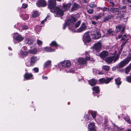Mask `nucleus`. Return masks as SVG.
I'll list each match as a JSON object with an SVG mask.
<instances>
[{
	"label": "nucleus",
	"mask_w": 131,
	"mask_h": 131,
	"mask_svg": "<svg viewBox=\"0 0 131 131\" xmlns=\"http://www.w3.org/2000/svg\"><path fill=\"white\" fill-rule=\"evenodd\" d=\"M67 25H70L68 24H67V22L66 23H65L64 24L63 26V29H64L65 28H66V26Z\"/></svg>",
	"instance_id": "obj_53"
},
{
	"label": "nucleus",
	"mask_w": 131,
	"mask_h": 131,
	"mask_svg": "<svg viewBox=\"0 0 131 131\" xmlns=\"http://www.w3.org/2000/svg\"><path fill=\"white\" fill-rule=\"evenodd\" d=\"M101 9L103 11H106L108 12L109 10V8L105 7L104 8H101Z\"/></svg>",
	"instance_id": "obj_42"
},
{
	"label": "nucleus",
	"mask_w": 131,
	"mask_h": 131,
	"mask_svg": "<svg viewBox=\"0 0 131 131\" xmlns=\"http://www.w3.org/2000/svg\"><path fill=\"white\" fill-rule=\"evenodd\" d=\"M125 29V27H123L120 34L118 35V38L119 39H120L121 38H122V39L121 40V41L124 40L126 41V40H128V39H126V36L125 34H124L122 36V35L124 33V30Z\"/></svg>",
	"instance_id": "obj_6"
},
{
	"label": "nucleus",
	"mask_w": 131,
	"mask_h": 131,
	"mask_svg": "<svg viewBox=\"0 0 131 131\" xmlns=\"http://www.w3.org/2000/svg\"><path fill=\"white\" fill-rule=\"evenodd\" d=\"M92 24L95 25L97 23V22L94 21H92Z\"/></svg>",
	"instance_id": "obj_60"
},
{
	"label": "nucleus",
	"mask_w": 131,
	"mask_h": 131,
	"mask_svg": "<svg viewBox=\"0 0 131 131\" xmlns=\"http://www.w3.org/2000/svg\"><path fill=\"white\" fill-rule=\"evenodd\" d=\"M89 82L90 83V85L92 86L95 85L97 83V81L94 79H92L89 81Z\"/></svg>",
	"instance_id": "obj_22"
},
{
	"label": "nucleus",
	"mask_w": 131,
	"mask_h": 131,
	"mask_svg": "<svg viewBox=\"0 0 131 131\" xmlns=\"http://www.w3.org/2000/svg\"><path fill=\"white\" fill-rule=\"evenodd\" d=\"M90 130V131H96L95 129V128H92V129H89Z\"/></svg>",
	"instance_id": "obj_63"
},
{
	"label": "nucleus",
	"mask_w": 131,
	"mask_h": 131,
	"mask_svg": "<svg viewBox=\"0 0 131 131\" xmlns=\"http://www.w3.org/2000/svg\"><path fill=\"white\" fill-rule=\"evenodd\" d=\"M91 34L93 37V38L95 39H97L101 36L98 29L96 28L92 29Z\"/></svg>",
	"instance_id": "obj_4"
},
{
	"label": "nucleus",
	"mask_w": 131,
	"mask_h": 131,
	"mask_svg": "<svg viewBox=\"0 0 131 131\" xmlns=\"http://www.w3.org/2000/svg\"><path fill=\"white\" fill-rule=\"evenodd\" d=\"M96 111H92L91 115L93 118L94 119L95 118L96 115Z\"/></svg>",
	"instance_id": "obj_41"
},
{
	"label": "nucleus",
	"mask_w": 131,
	"mask_h": 131,
	"mask_svg": "<svg viewBox=\"0 0 131 131\" xmlns=\"http://www.w3.org/2000/svg\"><path fill=\"white\" fill-rule=\"evenodd\" d=\"M119 58V56L118 55L112 56L106 58L105 61L107 64H111L112 62L115 63L118 59Z\"/></svg>",
	"instance_id": "obj_2"
},
{
	"label": "nucleus",
	"mask_w": 131,
	"mask_h": 131,
	"mask_svg": "<svg viewBox=\"0 0 131 131\" xmlns=\"http://www.w3.org/2000/svg\"><path fill=\"white\" fill-rule=\"evenodd\" d=\"M131 69H130L128 66L126 67L125 69V74H127L130 72Z\"/></svg>",
	"instance_id": "obj_30"
},
{
	"label": "nucleus",
	"mask_w": 131,
	"mask_h": 131,
	"mask_svg": "<svg viewBox=\"0 0 131 131\" xmlns=\"http://www.w3.org/2000/svg\"><path fill=\"white\" fill-rule=\"evenodd\" d=\"M50 45H51V46H53L56 47L58 46V45L57 44V43L55 41H52L50 44Z\"/></svg>",
	"instance_id": "obj_44"
},
{
	"label": "nucleus",
	"mask_w": 131,
	"mask_h": 131,
	"mask_svg": "<svg viewBox=\"0 0 131 131\" xmlns=\"http://www.w3.org/2000/svg\"><path fill=\"white\" fill-rule=\"evenodd\" d=\"M102 68L105 71H107L109 70L110 67L108 66L104 65L102 66Z\"/></svg>",
	"instance_id": "obj_33"
},
{
	"label": "nucleus",
	"mask_w": 131,
	"mask_h": 131,
	"mask_svg": "<svg viewBox=\"0 0 131 131\" xmlns=\"http://www.w3.org/2000/svg\"><path fill=\"white\" fill-rule=\"evenodd\" d=\"M88 128L89 129L95 128L94 124L92 123H91L89 125Z\"/></svg>",
	"instance_id": "obj_38"
},
{
	"label": "nucleus",
	"mask_w": 131,
	"mask_h": 131,
	"mask_svg": "<svg viewBox=\"0 0 131 131\" xmlns=\"http://www.w3.org/2000/svg\"><path fill=\"white\" fill-rule=\"evenodd\" d=\"M101 44L100 42L95 43L93 46L94 48L97 51H99L101 50Z\"/></svg>",
	"instance_id": "obj_17"
},
{
	"label": "nucleus",
	"mask_w": 131,
	"mask_h": 131,
	"mask_svg": "<svg viewBox=\"0 0 131 131\" xmlns=\"http://www.w3.org/2000/svg\"><path fill=\"white\" fill-rule=\"evenodd\" d=\"M75 70L72 69H70L69 70V71L68 72L70 73H73L74 72Z\"/></svg>",
	"instance_id": "obj_59"
},
{
	"label": "nucleus",
	"mask_w": 131,
	"mask_h": 131,
	"mask_svg": "<svg viewBox=\"0 0 131 131\" xmlns=\"http://www.w3.org/2000/svg\"><path fill=\"white\" fill-rule=\"evenodd\" d=\"M83 40L85 43L89 42L90 41L91 38L89 34H85L83 37Z\"/></svg>",
	"instance_id": "obj_11"
},
{
	"label": "nucleus",
	"mask_w": 131,
	"mask_h": 131,
	"mask_svg": "<svg viewBox=\"0 0 131 131\" xmlns=\"http://www.w3.org/2000/svg\"><path fill=\"white\" fill-rule=\"evenodd\" d=\"M108 56V53L107 51H104L100 54V56L101 58L103 59Z\"/></svg>",
	"instance_id": "obj_14"
},
{
	"label": "nucleus",
	"mask_w": 131,
	"mask_h": 131,
	"mask_svg": "<svg viewBox=\"0 0 131 131\" xmlns=\"http://www.w3.org/2000/svg\"><path fill=\"white\" fill-rule=\"evenodd\" d=\"M110 11L113 13L115 15L119 14L121 12L119 11V9L117 8H112L110 9Z\"/></svg>",
	"instance_id": "obj_18"
},
{
	"label": "nucleus",
	"mask_w": 131,
	"mask_h": 131,
	"mask_svg": "<svg viewBox=\"0 0 131 131\" xmlns=\"http://www.w3.org/2000/svg\"><path fill=\"white\" fill-rule=\"evenodd\" d=\"M86 59L87 60H90V61H92L93 60V59L90 58V57H86Z\"/></svg>",
	"instance_id": "obj_54"
},
{
	"label": "nucleus",
	"mask_w": 131,
	"mask_h": 131,
	"mask_svg": "<svg viewBox=\"0 0 131 131\" xmlns=\"http://www.w3.org/2000/svg\"><path fill=\"white\" fill-rule=\"evenodd\" d=\"M37 44L39 45H41L42 44V42L41 40L38 39L37 41Z\"/></svg>",
	"instance_id": "obj_47"
},
{
	"label": "nucleus",
	"mask_w": 131,
	"mask_h": 131,
	"mask_svg": "<svg viewBox=\"0 0 131 131\" xmlns=\"http://www.w3.org/2000/svg\"><path fill=\"white\" fill-rule=\"evenodd\" d=\"M119 16L120 18L124 17V14H122L121 13L120 14V13H119Z\"/></svg>",
	"instance_id": "obj_57"
},
{
	"label": "nucleus",
	"mask_w": 131,
	"mask_h": 131,
	"mask_svg": "<svg viewBox=\"0 0 131 131\" xmlns=\"http://www.w3.org/2000/svg\"><path fill=\"white\" fill-rule=\"evenodd\" d=\"M87 28L84 23H82L79 28L77 29V32H81L85 30Z\"/></svg>",
	"instance_id": "obj_12"
},
{
	"label": "nucleus",
	"mask_w": 131,
	"mask_h": 131,
	"mask_svg": "<svg viewBox=\"0 0 131 131\" xmlns=\"http://www.w3.org/2000/svg\"><path fill=\"white\" fill-rule=\"evenodd\" d=\"M121 79L119 78H116L115 79L116 83L118 85H119L121 83V82L120 81Z\"/></svg>",
	"instance_id": "obj_28"
},
{
	"label": "nucleus",
	"mask_w": 131,
	"mask_h": 131,
	"mask_svg": "<svg viewBox=\"0 0 131 131\" xmlns=\"http://www.w3.org/2000/svg\"><path fill=\"white\" fill-rule=\"evenodd\" d=\"M81 21L80 20L78 21L77 22L73 25V27L75 28H77L79 27L81 24Z\"/></svg>",
	"instance_id": "obj_37"
},
{
	"label": "nucleus",
	"mask_w": 131,
	"mask_h": 131,
	"mask_svg": "<svg viewBox=\"0 0 131 131\" xmlns=\"http://www.w3.org/2000/svg\"><path fill=\"white\" fill-rule=\"evenodd\" d=\"M92 90L94 91L93 92V93H94L95 92L97 93H98L99 92V88L98 86H95L93 87L92 89Z\"/></svg>",
	"instance_id": "obj_23"
},
{
	"label": "nucleus",
	"mask_w": 131,
	"mask_h": 131,
	"mask_svg": "<svg viewBox=\"0 0 131 131\" xmlns=\"http://www.w3.org/2000/svg\"><path fill=\"white\" fill-rule=\"evenodd\" d=\"M42 78L43 79H47L48 78L47 77H45V76H42Z\"/></svg>",
	"instance_id": "obj_64"
},
{
	"label": "nucleus",
	"mask_w": 131,
	"mask_h": 131,
	"mask_svg": "<svg viewBox=\"0 0 131 131\" xmlns=\"http://www.w3.org/2000/svg\"><path fill=\"white\" fill-rule=\"evenodd\" d=\"M114 30L112 29H109L107 31V34L109 35H112V34L114 32Z\"/></svg>",
	"instance_id": "obj_31"
},
{
	"label": "nucleus",
	"mask_w": 131,
	"mask_h": 131,
	"mask_svg": "<svg viewBox=\"0 0 131 131\" xmlns=\"http://www.w3.org/2000/svg\"><path fill=\"white\" fill-rule=\"evenodd\" d=\"M89 6L90 7L92 8H93L97 7V5L94 4L93 2L89 4Z\"/></svg>",
	"instance_id": "obj_39"
},
{
	"label": "nucleus",
	"mask_w": 131,
	"mask_h": 131,
	"mask_svg": "<svg viewBox=\"0 0 131 131\" xmlns=\"http://www.w3.org/2000/svg\"><path fill=\"white\" fill-rule=\"evenodd\" d=\"M20 16L25 20H27L29 18L28 15L26 14H25L24 15L21 14Z\"/></svg>",
	"instance_id": "obj_29"
},
{
	"label": "nucleus",
	"mask_w": 131,
	"mask_h": 131,
	"mask_svg": "<svg viewBox=\"0 0 131 131\" xmlns=\"http://www.w3.org/2000/svg\"><path fill=\"white\" fill-rule=\"evenodd\" d=\"M115 128H116V130L117 131H122L123 129V128H121L118 127L117 126L115 127Z\"/></svg>",
	"instance_id": "obj_46"
},
{
	"label": "nucleus",
	"mask_w": 131,
	"mask_h": 131,
	"mask_svg": "<svg viewBox=\"0 0 131 131\" xmlns=\"http://www.w3.org/2000/svg\"><path fill=\"white\" fill-rule=\"evenodd\" d=\"M126 80L128 82L131 83V76H128L126 77Z\"/></svg>",
	"instance_id": "obj_43"
},
{
	"label": "nucleus",
	"mask_w": 131,
	"mask_h": 131,
	"mask_svg": "<svg viewBox=\"0 0 131 131\" xmlns=\"http://www.w3.org/2000/svg\"><path fill=\"white\" fill-rule=\"evenodd\" d=\"M29 52L31 53L35 54H36L37 53V51L36 49H34L29 50Z\"/></svg>",
	"instance_id": "obj_36"
},
{
	"label": "nucleus",
	"mask_w": 131,
	"mask_h": 131,
	"mask_svg": "<svg viewBox=\"0 0 131 131\" xmlns=\"http://www.w3.org/2000/svg\"><path fill=\"white\" fill-rule=\"evenodd\" d=\"M87 12L89 14H92L94 12V10L92 9H89L87 10Z\"/></svg>",
	"instance_id": "obj_45"
},
{
	"label": "nucleus",
	"mask_w": 131,
	"mask_h": 131,
	"mask_svg": "<svg viewBox=\"0 0 131 131\" xmlns=\"http://www.w3.org/2000/svg\"><path fill=\"white\" fill-rule=\"evenodd\" d=\"M48 7L50 10L51 11L54 8L56 5V1L55 0H48Z\"/></svg>",
	"instance_id": "obj_7"
},
{
	"label": "nucleus",
	"mask_w": 131,
	"mask_h": 131,
	"mask_svg": "<svg viewBox=\"0 0 131 131\" xmlns=\"http://www.w3.org/2000/svg\"><path fill=\"white\" fill-rule=\"evenodd\" d=\"M51 61L48 60L44 64V66L45 67H47L51 66Z\"/></svg>",
	"instance_id": "obj_27"
},
{
	"label": "nucleus",
	"mask_w": 131,
	"mask_h": 131,
	"mask_svg": "<svg viewBox=\"0 0 131 131\" xmlns=\"http://www.w3.org/2000/svg\"><path fill=\"white\" fill-rule=\"evenodd\" d=\"M47 17H46L44 20H42L41 22V24H43L46 21V19Z\"/></svg>",
	"instance_id": "obj_62"
},
{
	"label": "nucleus",
	"mask_w": 131,
	"mask_h": 131,
	"mask_svg": "<svg viewBox=\"0 0 131 131\" xmlns=\"http://www.w3.org/2000/svg\"><path fill=\"white\" fill-rule=\"evenodd\" d=\"M112 16L111 15H109L104 18L103 20V22H105L109 20V19H111Z\"/></svg>",
	"instance_id": "obj_34"
},
{
	"label": "nucleus",
	"mask_w": 131,
	"mask_h": 131,
	"mask_svg": "<svg viewBox=\"0 0 131 131\" xmlns=\"http://www.w3.org/2000/svg\"><path fill=\"white\" fill-rule=\"evenodd\" d=\"M113 79L112 78H108L106 79H105L104 78H102L100 79L99 81L100 83L103 84L105 83L106 84L108 83L110 81Z\"/></svg>",
	"instance_id": "obj_9"
},
{
	"label": "nucleus",
	"mask_w": 131,
	"mask_h": 131,
	"mask_svg": "<svg viewBox=\"0 0 131 131\" xmlns=\"http://www.w3.org/2000/svg\"><path fill=\"white\" fill-rule=\"evenodd\" d=\"M131 60V53H129L126 58L118 64L117 67L119 68H122L127 64Z\"/></svg>",
	"instance_id": "obj_1"
},
{
	"label": "nucleus",
	"mask_w": 131,
	"mask_h": 131,
	"mask_svg": "<svg viewBox=\"0 0 131 131\" xmlns=\"http://www.w3.org/2000/svg\"><path fill=\"white\" fill-rule=\"evenodd\" d=\"M77 20V19L75 16H72L67 21V24H68L71 25L73 24Z\"/></svg>",
	"instance_id": "obj_8"
},
{
	"label": "nucleus",
	"mask_w": 131,
	"mask_h": 131,
	"mask_svg": "<svg viewBox=\"0 0 131 131\" xmlns=\"http://www.w3.org/2000/svg\"><path fill=\"white\" fill-rule=\"evenodd\" d=\"M86 116H85V117H86L85 119L87 121H88L89 120V116L88 115H86Z\"/></svg>",
	"instance_id": "obj_56"
},
{
	"label": "nucleus",
	"mask_w": 131,
	"mask_h": 131,
	"mask_svg": "<svg viewBox=\"0 0 131 131\" xmlns=\"http://www.w3.org/2000/svg\"><path fill=\"white\" fill-rule=\"evenodd\" d=\"M102 17L101 14H99L97 15H94L93 17L92 18L96 20H97L98 19H100Z\"/></svg>",
	"instance_id": "obj_26"
},
{
	"label": "nucleus",
	"mask_w": 131,
	"mask_h": 131,
	"mask_svg": "<svg viewBox=\"0 0 131 131\" xmlns=\"http://www.w3.org/2000/svg\"><path fill=\"white\" fill-rule=\"evenodd\" d=\"M79 5L75 3H74L71 8V11L73 12L79 8Z\"/></svg>",
	"instance_id": "obj_19"
},
{
	"label": "nucleus",
	"mask_w": 131,
	"mask_h": 131,
	"mask_svg": "<svg viewBox=\"0 0 131 131\" xmlns=\"http://www.w3.org/2000/svg\"><path fill=\"white\" fill-rule=\"evenodd\" d=\"M71 5V3H69L66 4H63V9L65 11L68 10Z\"/></svg>",
	"instance_id": "obj_16"
},
{
	"label": "nucleus",
	"mask_w": 131,
	"mask_h": 131,
	"mask_svg": "<svg viewBox=\"0 0 131 131\" xmlns=\"http://www.w3.org/2000/svg\"><path fill=\"white\" fill-rule=\"evenodd\" d=\"M44 50L47 52H52L55 51L54 49H51L49 47H46L44 48Z\"/></svg>",
	"instance_id": "obj_24"
},
{
	"label": "nucleus",
	"mask_w": 131,
	"mask_h": 131,
	"mask_svg": "<svg viewBox=\"0 0 131 131\" xmlns=\"http://www.w3.org/2000/svg\"><path fill=\"white\" fill-rule=\"evenodd\" d=\"M51 12H54L56 15L62 16L63 15V11L61 9L58 7L54 8Z\"/></svg>",
	"instance_id": "obj_5"
},
{
	"label": "nucleus",
	"mask_w": 131,
	"mask_h": 131,
	"mask_svg": "<svg viewBox=\"0 0 131 131\" xmlns=\"http://www.w3.org/2000/svg\"><path fill=\"white\" fill-rule=\"evenodd\" d=\"M128 40H126V41L125 42L123 43L122 44L121 46L124 47V45L126 43V42Z\"/></svg>",
	"instance_id": "obj_58"
},
{
	"label": "nucleus",
	"mask_w": 131,
	"mask_h": 131,
	"mask_svg": "<svg viewBox=\"0 0 131 131\" xmlns=\"http://www.w3.org/2000/svg\"><path fill=\"white\" fill-rule=\"evenodd\" d=\"M78 62L80 64H83L86 63V61L83 58H80L78 60Z\"/></svg>",
	"instance_id": "obj_21"
},
{
	"label": "nucleus",
	"mask_w": 131,
	"mask_h": 131,
	"mask_svg": "<svg viewBox=\"0 0 131 131\" xmlns=\"http://www.w3.org/2000/svg\"><path fill=\"white\" fill-rule=\"evenodd\" d=\"M28 54L27 52L26 51H23L21 50L20 51V55L22 57H25L27 56Z\"/></svg>",
	"instance_id": "obj_25"
},
{
	"label": "nucleus",
	"mask_w": 131,
	"mask_h": 131,
	"mask_svg": "<svg viewBox=\"0 0 131 131\" xmlns=\"http://www.w3.org/2000/svg\"><path fill=\"white\" fill-rule=\"evenodd\" d=\"M110 4L112 6H113V7L114 6V3L110 1Z\"/></svg>",
	"instance_id": "obj_61"
},
{
	"label": "nucleus",
	"mask_w": 131,
	"mask_h": 131,
	"mask_svg": "<svg viewBox=\"0 0 131 131\" xmlns=\"http://www.w3.org/2000/svg\"><path fill=\"white\" fill-rule=\"evenodd\" d=\"M13 38L14 39L19 42L22 41L24 39L21 36L16 34H15L14 35Z\"/></svg>",
	"instance_id": "obj_15"
},
{
	"label": "nucleus",
	"mask_w": 131,
	"mask_h": 131,
	"mask_svg": "<svg viewBox=\"0 0 131 131\" xmlns=\"http://www.w3.org/2000/svg\"><path fill=\"white\" fill-rule=\"evenodd\" d=\"M122 26L121 25H118L116 27V30L117 32H119L121 30V29L122 28Z\"/></svg>",
	"instance_id": "obj_32"
},
{
	"label": "nucleus",
	"mask_w": 131,
	"mask_h": 131,
	"mask_svg": "<svg viewBox=\"0 0 131 131\" xmlns=\"http://www.w3.org/2000/svg\"><path fill=\"white\" fill-rule=\"evenodd\" d=\"M125 120L128 123H130L129 122V118H125Z\"/></svg>",
	"instance_id": "obj_55"
},
{
	"label": "nucleus",
	"mask_w": 131,
	"mask_h": 131,
	"mask_svg": "<svg viewBox=\"0 0 131 131\" xmlns=\"http://www.w3.org/2000/svg\"><path fill=\"white\" fill-rule=\"evenodd\" d=\"M39 59L38 58L36 57H32L30 58V61H28L26 63V65L28 67L33 66Z\"/></svg>",
	"instance_id": "obj_3"
},
{
	"label": "nucleus",
	"mask_w": 131,
	"mask_h": 131,
	"mask_svg": "<svg viewBox=\"0 0 131 131\" xmlns=\"http://www.w3.org/2000/svg\"><path fill=\"white\" fill-rule=\"evenodd\" d=\"M39 15V13L37 11H35L32 14V16L34 17L38 16Z\"/></svg>",
	"instance_id": "obj_35"
},
{
	"label": "nucleus",
	"mask_w": 131,
	"mask_h": 131,
	"mask_svg": "<svg viewBox=\"0 0 131 131\" xmlns=\"http://www.w3.org/2000/svg\"><path fill=\"white\" fill-rule=\"evenodd\" d=\"M27 7V5L26 4H22V7L24 8H26Z\"/></svg>",
	"instance_id": "obj_50"
},
{
	"label": "nucleus",
	"mask_w": 131,
	"mask_h": 131,
	"mask_svg": "<svg viewBox=\"0 0 131 131\" xmlns=\"http://www.w3.org/2000/svg\"><path fill=\"white\" fill-rule=\"evenodd\" d=\"M33 70L35 73H37L39 71V69L37 67L34 68L33 69Z\"/></svg>",
	"instance_id": "obj_48"
},
{
	"label": "nucleus",
	"mask_w": 131,
	"mask_h": 131,
	"mask_svg": "<svg viewBox=\"0 0 131 131\" xmlns=\"http://www.w3.org/2000/svg\"><path fill=\"white\" fill-rule=\"evenodd\" d=\"M61 65L64 67L68 68L71 66V62L68 60L64 61L61 63Z\"/></svg>",
	"instance_id": "obj_13"
},
{
	"label": "nucleus",
	"mask_w": 131,
	"mask_h": 131,
	"mask_svg": "<svg viewBox=\"0 0 131 131\" xmlns=\"http://www.w3.org/2000/svg\"><path fill=\"white\" fill-rule=\"evenodd\" d=\"M119 8L122 9H125L126 8V6L125 5L123 6H120L119 7Z\"/></svg>",
	"instance_id": "obj_49"
},
{
	"label": "nucleus",
	"mask_w": 131,
	"mask_h": 131,
	"mask_svg": "<svg viewBox=\"0 0 131 131\" xmlns=\"http://www.w3.org/2000/svg\"><path fill=\"white\" fill-rule=\"evenodd\" d=\"M36 5L39 7H44L46 6V2L44 0H39L36 3Z\"/></svg>",
	"instance_id": "obj_10"
},
{
	"label": "nucleus",
	"mask_w": 131,
	"mask_h": 131,
	"mask_svg": "<svg viewBox=\"0 0 131 131\" xmlns=\"http://www.w3.org/2000/svg\"><path fill=\"white\" fill-rule=\"evenodd\" d=\"M22 28L24 29H26L28 28V27L25 25H23L22 26Z\"/></svg>",
	"instance_id": "obj_51"
},
{
	"label": "nucleus",
	"mask_w": 131,
	"mask_h": 131,
	"mask_svg": "<svg viewBox=\"0 0 131 131\" xmlns=\"http://www.w3.org/2000/svg\"><path fill=\"white\" fill-rule=\"evenodd\" d=\"M35 29L39 31L40 30L41 28L40 26H36Z\"/></svg>",
	"instance_id": "obj_52"
},
{
	"label": "nucleus",
	"mask_w": 131,
	"mask_h": 131,
	"mask_svg": "<svg viewBox=\"0 0 131 131\" xmlns=\"http://www.w3.org/2000/svg\"><path fill=\"white\" fill-rule=\"evenodd\" d=\"M32 76V74L31 73H26L24 75V79H26V80H28L31 79Z\"/></svg>",
	"instance_id": "obj_20"
},
{
	"label": "nucleus",
	"mask_w": 131,
	"mask_h": 131,
	"mask_svg": "<svg viewBox=\"0 0 131 131\" xmlns=\"http://www.w3.org/2000/svg\"><path fill=\"white\" fill-rule=\"evenodd\" d=\"M26 41H27L26 43L28 44H31L34 43V41L32 40H30L29 39H27Z\"/></svg>",
	"instance_id": "obj_40"
}]
</instances>
